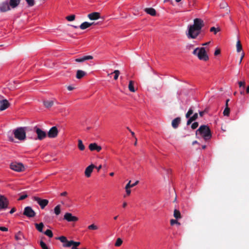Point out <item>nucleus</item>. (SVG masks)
I'll return each instance as SVG.
<instances>
[{
	"mask_svg": "<svg viewBox=\"0 0 249 249\" xmlns=\"http://www.w3.org/2000/svg\"><path fill=\"white\" fill-rule=\"evenodd\" d=\"M204 26V21L201 18H196L194 20V24L188 27V32L186 34L188 38L195 39L200 34L202 28Z\"/></svg>",
	"mask_w": 249,
	"mask_h": 249,
	"instance_id": "f257e3e1",
	"label": "nucleus"
},
{
	"mask_svg": "<svg viewBox=\"0 0 249 249\" xmlns=\"http://www.w3.org/2000/svg\"><path fill=\"white\" fill-rule=\"evenodd\" d=\"M196 135H200L205 141L210 140L212 137V132L209 127L206 125H202L196 131Z\"/></svg>",
	"mask_w": 249,
	"mask_h": 249,
	"instance_id": "f03ea898",
	"label": "nucleus"
},
{
	"mask_svg": "<svg viewBox=\"0 0 249 249\" xmlns=\"http://www.w3.org/2000/svg\"><path fill=\"white\" fill-rule=\"evenodd\" d=\"M193 54L197 56L200 60L206 61L209 60V56L207 54L205 48H196L193 52Z\"/></svg>",
	"mask_w": 249,
	"mask_h": 249,
	"instance_id": "7ed1b4c3",
	"label": "nucleus"
},
{
	"mask_svg": "<svg viewBox=\"0 0 249 249\" xmlns=\"http://www.w3.org/2000/svg\"><path fill=\"white\" fill-rule=\"evenodd\" d=\"M15 137L20 141H24L26 139V128L18 127L13 130Z\"/></svg>",
	"mask_w": 249,
	"mask_h": 249,
	"instance_id": "20e7f679",
	"label": "nucleus"
},
{
	"mask_svg": "<svg viewBox=\"0 0 249 249\" xmlns=\"http://www.w3.org/2000/svg\"><path fill=\"white\" fill-rule=\"evenodd\" d=\"M10 168L12 170L17 172H22L25 169L24 166L22 163L17 162L11 163Z\"/></svg>",
	"mask_w": 249,
	"mask_h": 249,
	"instance_id": "39448f33",
	"label": "nucleus"
},
{
	"mask_svg": "<svg viewBox=\"0 0 249 249\" xmlns=\"http://www.w3.org/2000/svg\"><path fill=\"white\" fill-rule=\"evenodd\" d=\"M34 130L37 135V139L39 140H42L46 137V132L41 129L37 127V126H35L34 128Z\"/></svg>",
	"mask_w": 249,
	"mask_h": 249,
	"instance_id": "423d86ee",
	"label": "nucleus"
},
{
	"mask_svg": "<svg viewBox=\"0 0 249 249\" xmlns=\"http://www.w3.org/2000/svg\"><path fill=\"white\" fill-rule=\"evenodd\" d=\"M32 199L39 205L42 209H44L49 203V201L47 199H42L37 196H34L32 197Z\"/></svg>",
	"mask_w": 249,
	"mask_h": 249,
	"instance_id": "0eeeda50",
	"label": "nucleus"
},
{
	"mask_svg": "<svg viewBox=\"0 0 249 249\" xmlns=\"http://www.w3.org/2000/svg\"><path fill=\"white\" fill-rule=\"evenodd\" d=\"M8 200L3 196L0 195V210H5L8 208Z\"/></svg>",
	"mask_w": 249,
	"mask_h": 249,
	"instance_id": "6e6552de",
	"label": "nucleus"
},
{
	"mask_svg": "<svg viewBox=\"0 0 249 249\" xmlns=\"http://www.w3.org/2000/svg\"><path fill=\"white\" fill-rule=\"evenodd\" d=\"M23 214L28 217H33L35 216L36 213L31 207L28 206L25 208Z\"/></svg>",
	"mask_w": 249,
	"mask_h": 249,
	"instance_id": "1a4fd4ad",
	"label": "nucleus"
},
{
	"mask_svg": "<svg viewBox=\"0 0 249 249\" xmlns=\"http://www.w3.org/2000/svg\"><path fill=\"white\" fill-rule=\"evenodd\" d=\"M11 7L9 2L6 0L0 3V11L5 12L11 9Z\"/></svg>",
	"mask_w": 249,
	"mask_h": 249,
	"instance_id": "9d476101",
	"label": "nucleus"
},
{
	"mask_svg": "<svg viewBox=\"0 0 249 249\" xmlns=\"http://www.w3.org/2000/svg\"><path fill=\"white\" fill-rule=\"evenodd\" d=\"M64 219L69 222H74L78 220V218L75 216H73L71 213H67L64 216Z\"/></svg>",
	"mask_w": 249,
	"mask_h": 249,
	"instance_id": "9b49d317",
	"label": "nucleus"
},
{
	"mask_svg": "<svg viewBox=\"0 0 249 249\" xmlns=\"http://www.w3.org/2000/svg\"><path fill=\"white\" fill-rule=\"evenodd\" d=\"M10 106V104L7 100H0V111L5 110Z\"/></svg>",
	"mask_w": 249,
	"mask_h": 249,
	"instance_id": "f8f14e48",
	"label": "nucleus"
},
{
	"mask_svg": "<svg viewBox=\"0 0 249 249\" xmlns=\"http://www.w3.org/2000/svg\"><path fill=\"white\" fill-rule=\"evenodd\" d=\"M58 134L57 129L55 126L52 127L48 133V135L49 138H53L57 136Z\"/></svg>",
	"mask_w": 249,
	"mask_h": 249,
	"instance_id": "ddd939ff",
	"label": "nucleus"
},
{
	"mask_svg": "<svg viewBox=\"0 0 249 249\" xmlns=\"http://www.w3.org/2000/svg\"><path fill=\"white\" fill-rule=\"evenodd\" d=\"M95 167H96V166L92 164H91L90 165H89V166H88L86 168L85 171V176L87 178L90 177L91 176V174L93 171V169Z\"/></svg>",
	"mask_w": 249,
	"mask_h": 249,
	"instance_id": "4468645a",
	"label": "nucleus"
},
{
	"mask_svg": "<svg viewBox=\"0 0 249 249\" xmlns=\"http://www.w3.org/2000/svg\"><path fill=\"white\" fill-rule=\"evenodd\" d=\"M139 182V181H136L135 183H133L132 185H130V182H128L127 184L125 185V196H129L131 194V190L130 188L136 186Z\"/></svg>",
	"mask_w": 249,
	"mask_h": 249,
	"instance_id": "2eb2a0df",
	"label": "nucleus"
},
{
	"mask_svg": "<svg viewBox=\"0 0 249 249\" xmlns=\"http://www.w3.org/2000/svg\"><path fill=\"white\" fill-rule=\"evenodd\" d=\"M88 17L90 20H97L100 18V14L98 12H93L88 14Z\"/></svg>",
	"mask_w": 249,
	"mask_h": 249,
	"instance_id": "dca6fc26",
	"label": "nucleus"
},
{
	"mask_svg": "<svg viewBox=\"0 0 249 249\" xmlns=\"http://www.w3.org/2000/svg\"><path fill=\"white\" fill-rule=\"evenodd\" d=\"M89 149L91 151L95 150L97 152H99L102 149V148L100 146H98L96 143H92L89 145Z\"/></svg>",
	"mask_w": 249,
	"mask_h": 249,
	"instance_id": "f3484780",
	"label": "nucleus"
},
{
	"mask_svg": "<svg viewBox=\"0 0 249 249\" xmlns=\"http://www.w3.org/2000/svg\"><path fill=\"white\" fill-rule=\"evenodd\" d=\"M93 59V56H91V55H87V56H85L83 57H81V58H76L75 59V61L76 62H84L86 60H90V59Z\"/></svg>",
	"mask_w": 249,
	"mask_h": 249,
	"instance_id": "a211bd4d",
	"label": "nucleus"
},
{
	"mask_svg": "<svg viewBox=\"0 0 249 249\" xmlns=\"http://www.w3.org/2000/svg\"><path fill=\"white\" fill-rule=\"evenodd\" d=\"M180 120H181L179 117H177L174 119L172 122V125L173 127L174 128H177L180 122Z\"/></svg>",
	"mask_w": 249,
	"mask_h": 249,
	"instance_id": "6ab92c4d",
	"label": "nucleus"
},
{
	"mask_svg": "<svg viewBox=\"0 0 249 249\" xmlns=\"http://www.w3.org/2000/svg\"><path fill=\"white\" fill-rule=\"evenodd\" d=\"M80 244V243L79 242H74L73 241H70L68 242V244H63V247H70L72 245H74L76 247L78 246Z\"/></svg>",
	"mask_w": 249,
	"mask_h": 249,
	"instance_id": "aec40b11",
	"label": "nucleus"
},
{
	"mask_svg": "<svg viewBox=\"0 0 249 249\" xmlns=\"http://www.w3.org/2000/svg\"><path fill=\"white\" fill-rule=\"evenodd\" d=\"M93 24H94V22L89 23L88 22H84L82 23L80 25V28L82 30H85V29L89 27L90 26H91Z\"/></svg>",
	"mask_w": 249,
	"mask_h": 249,
	"instance_id": "412c9836",
	"label": "nucleus"
},
{
	"mask_svg": "<svg viewBox=\"0 0 249 249\" xmlns=\"http://www.w3.org/2000/svg\"><path fill=\"white\" fill-rule=\"evenodd\" d=\"M9 2L11 8H15L19 4L20 0H10Z\"/></svg>",
	"mask_w": 249,
	"mask_h": 249,
	"instance_id": "4be33fe9",
	"label": "nucleus"
},
{
	"mask_svg": "<svg viewBox=\"0 0 249 249\" xmlns=\"http://www.w3.org/2000/svg\"><path fill=\"white\" fill-rule=\"evenodd\" d=\"M145 11L147 14L152 16H155L156 15V11L155 9L153 8H147L145 9Z\"/></svg>",
	"mask_w": 249,
	"mask_h": 249,
	"instance_id": "5701e85b",
	"label": "nucleus"
},
{
	"mask_svg": "<svg viewBox=\"0 0 249 249\" xmlns=\"http://www.w3.org/2000/svg\"><path fill=\"white\" fill-rule=\"evenodd\" d=\"M86 73L83 71L82 70H78L76 72V78L77 79H81V78L83 77L85 75Z\"/></svg>",
	"mask_w": 249,
	"mask_h": 249,
	"instance_id": "b1692460",
	"label": "nucleus"
},
{
	"mask_svg": "<svg viewBox=\"0 0 249 249\" xmlns=\"http://www.w3.org/2000/svg\"><path fill=\"white\" fill-rule=\"evenodd\" d=\"M129 90L132 92H134L136 91L135 88L134 87V82L133 81H130L128 86Z\"/></svg>",
	"mask_w": 249,
	"mask_h": 249,
	"instance_id": "393cba45",
	"label": "nucleus"
},
{
	"mask_svg": "<svg viewBox=\"0 0 249 249\" xmlns=\"http://www.w3.org/2000/svg\"><path fill=\"white\" fill-rule=\"evenodd\" d=\"M44 105L45 107L49 108L53 105V102L52 100H46L43 102Z\"/></svg>",
	"mask_w": 249,
	"mask_h": 249,
	"instance_id": "a878e982",
	"label": "nucleus"
},
{
	"mask_svg": "<svg viewBox=\"0 0 249 249\" xmlns=\"http://www.w3.org/2000/svg\"><path fill=\"white\" fill-rule=\"evenodd\" d=\"M35 226L36 229L39 231V232H42L43 231V228L44 227V224L43 223H40L39 224L36 223Z\"/></svg>",
	"mask_w": 249,
	"mask_h": 249,
	"instance_id": "bb28decb",
	"label": "nucleus"
},
{
	"mask_svg": "<svg viewBox=\"0 0 249 249\" xmlns=\"http://www.w3.org/2000/svg\"><path fill=\"white\" fill-rule=\"evenodd\" d=\"M61 213V206L60 205H57L54 208V213L56 215H59Z\"/></svg>",
	"mask_w": 249,
	"mask_h": 249,
	"instance_id": "cd10ccee",
	"label": "nucleus"
},
{
	"mask_svg": "<svg viewBox=\"0 0 249 249\" xmlns=\"http://www.w3.org/2000/svg\"><path fill=\"white\" fill-rule=\"evenodd\" d=\"M56 239L59 240L61 242L63 243L64 244H68L70 241H68L67 238L65 236H61L56 238Z\"/></svg>",
	"mask_w": 249,
	"mask_h": 249,
	"instance_id": "c85d7f7f",
	"label": "nucleus"
},
{
	"mask_svg": "<svg viewBox=\"0 0 249 249\" xmlns=\"http://www.w3.org/2000/svg\"><path fill=\"white\" fill-rule=\"evenodd\" d=\"M15 239L17 241L21 240L24 237L23 234L19 231L15 235Z\"/></svg>",
	"mask_w": 249,
	"mask_h": 249,
	"instance_id": "c756f323",
	"label": "nucleus"
},
{
	"mask_svg": "<svg viewBox=\"0 0 249 249\" xmlns=\"http://www.w3.org/2000/svg\"><path fill=\"white\" fill-rule=\"evenodd\" d=\"M78 147L79 149L81 151H83L85 149V147L84 145L83 144L82 140H79L78 141Z\"/></svg>",
	"mask_w": 249,
	"mask_h": 249,
	"instance_id": "7c9ffc66",
	"label": "nucleus"
},
{
	"mask_svg": "<svg viewBox=\"0 0 249 249\" xmlns=\"http://www.w3.org/2000/svg\"><path fill=\"white\" fill-rule=\"evenodd\" d=\"M174 216L176 219L180 218L181 214L180 212L178 210L175 209L174 211Z\"/></svg>",
	"mask_w": 249,
	"mask_h": 249,
	"instance_id": "2f4dec72",
	"label": "nucleus"
},
{
	"mask_svg": "<svg viewBox=\"0 0 249 249\" xmlns=\"http://www.w3.org/2000/svg\"><path fill=\"white\" fill-rule=\"evenodd\" d=\"M71 201V199L69 197H66L62 202L61 203L66 206H69L68 203Z\"/></svg>",
	"mask_w": 249,
	"mask_h": 249,
	"instance_id": "473e14b6",
	"label": "nucleus"
},
{
	"mask_svg": "<svg viewBox=\"0 0 249 249\" xmlns=\"http://www.w3.org/2000/svg\"><path fill=\"white\" fill-rule=\"evenodd\" d=\"M230 113V108L229 107H225V109L223 111V115L224 116H229Z\"/></svg>",
	"mask_w": 249,
	"mask_h": 249,
	"instance_id": "72a5a7b5",
	"label": "nucleus"
},
{
	"mask_svg": "<svg viewBox=\"0 0 249 249\" xmlns=\"http://www.w3.org/2000/svg\"><path fill=\"white\" fill-rule=\"evenodd\" d=\"M236 50L237 52H240L242 50V46L239 40H238L236 43Z\"/></svg>",
	"mask_w": 249,
	"mask_h": 249,
	"instance_id": "f704fd0d",
	"label": "nucleus"
},
{
	"mask_svg": "<svg viewBox=\"0 0 249 249\" xmlns=\"http://www.w3.org/2000/svg\"><path fill=\"white\" fill-rule=\"evenodd\" d=\"M88 228L90 230H97L98 229V227L96 225L92 224L90 225H89Z\"/></svg>",
	"mask_w": 249,
	"mask_h": 249,
	"instance_id": "c9c22d12",
	"label": "nucleus"
},
{
	"mask_svg": "<svg viewBox=\"0 0 249 249\" xmlns=\"http://www.w3.org/2000/svg\"><path fill=\"white\" fill-rule=\"evenodd\" d=\"M44 234L49 237L51 238L53 236L52 231L50 230H47L44 232Z\"/></svg>",
	"mask_w": 249,
	"mask_h": 249,
	"instance_id": "e433bc0d",
	"label": "nucleus"
},
{
	"mask_svg": "<svg viewBox=\"0 0 249 249\" xmlns=\"http://www.w3.org/2000/svg\"><path fill=\"white\" fill-rule=\"evenodd\" d=\"M122 243L123 240L120 238H118L116 241L115 246L116 247H120L122 244Z\"/></svg>",
	"mask_w": 249,
	"mask_h": 249,
	"instance_id": "4c0bfd02",
	"label": "nucleus"
},
{
	"mask_svg": "<svg viewBox=\"0 0 249 249\" xmlns=\"http://www.w3.org/2000/svg\"><path fill=\"white\" fill-rule=\"evenodd\" d=\"M75 16L74 15H71L66 17V18L69 21H73L75 19Z\"/></svg>",
	"mask_w": 249,
	"mask_h": 249,
	"instance_id": "58836bf2",
	"label": "nucleus"
},
{
	"mask_svg": "<svg viewBox=\"0 0 249 249\" xmlns=\"http://www.w3.org/2000/svg\"><path fill=\"white\" fill-rule=\"evenodd\" d=\"M193 113V110L191 108L186 114L185 117L187 118H190V116Z\"/></svg>",
	"mask_w": 249,
	"mask_h": 249,
	"instance_id": "ea45409f",
	"label": "nucleus"
},
{
	"mask_svg": "<svg viewBox=\"0 0 249 249\" xmlns=\"http://www.w3.org/2000/svg\"><path fill=\"white\" fill-rule=\"evenodd\" d=\"M193 113V110L191 108L186 114L185 117L187 118H190V116Z\"/></svg>",
	"mask_w": 249,
	"mask_h": 249,
	"instance_id": "a19ab883",
	"label": "nucleus"
},
{
	"mask_svg": "<svg viewBox=\"0 0 249 249\" xmlns=\"http://www.w3.org/2000/svg\"><path fill=\"white\" fill-rule=\"evenodd\" d=\"M193 113V110L191 108L186 114L185 117L187 118H190V116Z\"/></svg>",
	"mask_w": 249,
	"mask_h": 249,
	"instance_id": "79ce46f5",
	"label": "nucleus"
},
{
	"mask_svg": "<svg viewBox=\"0 0 249 249\" xmlns=\"http://www.w3.org/2000/svg\"><path fill=\"white\" fill-rule=\"evenodd\" d=\"M40 245L42 249H49L46 244L42 241L40 242Z\"/></svg>",
	"mask_w": 249,
	"mask_h": 249,
	"instance_id": "37998d69",
	"label": "nucleus"
},
{
	"mask_svg": "<svg viewBox=\"0 0 249 249\" xmlns=\"http://www.w3.org/2000/svg\"><path fill=\"white\" fill-rule=\"evenodd\" d=\"M220 30L218 28H215L214 27H212L210 28V31L212 32H214V34H216L217 32L219 31Z\"/></svg>",
	"mask_w": 249,
	"mask_h": 249,
	"instance_id": "c03bdc74",
	"label": "nucleus"
},
{
	"mask_svg": "<svg viewBox=\"0 0 249 249\" xmlns=\"http://www.w3.org/2000/svg\"><path fill=\"white\" fill-rule=\"evenodd\" d=\"M27 4L30 6H33L35 4L34 0H26Z\"/></svg>",
	"mask_w": 249,
	"mask_h": 249,
	"instance_id": "a18cd8bd",
	"label": "nucleus"
},
{
	"mask_svg": "<svg viewBox=\"0 0 249 249\" xmlns=\"http://www.w3.org/2000/svg\"><path fill=\"white\" fill-rule=\"evenodd\" d=\"M113 73H114V79L115 80L117 79L120 74L119 71L116 70Z\"/></svg>",
	"mask_w": 249,
	"mask_h": 249,
	"instance_id": "49530a36",
	"label": "nucleus"
},
{
	"mask_svg": "<svg viewBox=\"0 0 249 249\" xmlns=\"http://www.w3.org/2000/svg\"><path fill=\"white\" fill-rule=\"evenodd\" d=\"M178 224V225H180V223L179 222H178V221L176 219H171L170 220V224L172 226V225H174V224Z\"/></svg>",
	"mask_w": 249,
	"mask_h": 249,
	"instance_id": "de8ad7c7",
	"label": "nucleus"
},
{
	"mask_svg": "<svg viewBox=\"0 0 249 249\" xmlns=\"http://www.w3.org/2000/svg\"><path fill=\"white\" fill-rule=\"evenodd\" d=\"M198 123L197 122H195L192 124L191 125V128L193 129H195L196 128L198 127Z\"/></svg>",
	"mask_w": 249,
	"mask_h": 249,
	"instance_id": "09e8293b",
	"label": "nucleus"
},
{
	"mask_svg": "<svg viewBox=\"0 0 249 249\" xmlns=\"http://www.w3.org/2000/svg\"><path fill=\"white\" fill-rule=\"evenodd\" d=\"M191 119L194 121L198 118V114L197 113H195L193 116L191 117Z\"/></svg>",
	"mask_w": 249,
	"mask_h": 249,
	"instance_id": "8fccbe9b",
	"label": "nucleus"
},
{
	"mask_svg": "<svg viewBox=\"0 0 249 249\" xmlns=\"http://www.w3.org/2000/svg\"><path fill=\"white\" fill-rule=\"evenodd\" d=\"M27 197V195H21L19 197V198L18 199L19 200H23V199H25Z\"/></svg>",
	"mask_w": 249,
	"mask_h": 249,
	"instance_id": "3c124183",
	"label": "nucleus"
},
{
	"mask_svg": "<svg viewBox=\"0 0 249 249\" xmlns=\"http://www.w3.org/2000/svg\"><path fill=\"white\" fill-rule=\"evenodd\" d=\"M238 84L240 87H243V88H245V82L244 81H240L238 82Z\"/></svg>",
	"mask_w": 249,
	"mask_h": 249,
	"instance_id": "603ef678",
	"label": "nucleus"
},
{
	"mask_svg": "<svg viewBox=\"0 0 249 249\" xmlns=\"http://www.w3.org/2000/svg\"><path fill=\"white\" fill-rule=\"evenodd\" d=\"M194 45L193 44H188L187 45H186V48L188 50H191V49H192L193 47H194Z\"/></svg>",
	"mask_w": 249,
	"mask_h": 249,
	"instance_id": "864d4df0",
	"label": "nucleus"
},
{
	"mask_svg": "<svg viewBox=\"0 0 249 249\" xmlns=\"http://www.w3.org/2000/svg\"><path fill=\"white\" fill-rule=\"evenodd\" d=\"M244 55H245V53L244 52H242V54H241V58H240V61H239V64H240L242 61V60L244 57Z\"/></svg>",
	"mask_w": 249,
	"mask_h": 249,
	"instance_id": "5fc2aeb1",
	"label": "nucleus"
},
{
	"mask_svg": "<svg viewBox=\"0 0 249 249\" xmlns=\"http://www.w3.org/2000/svg\"><path fill=\"white\" fill-rule=\"evenodd\" d=\"M194 121L191 119V118H189L187 122V125H190Z\"/></svg>",
	"mask_w": 249,
	"mask_h": 249,
	"instance_id": "6e6d98bb",
	"label": "nucleus"
},
{
	"mask_svg": "<svg viewBox=\"0 0 249 249\" xmlns=\"http://www.w3.org/2000/svg\"><path fill=\"white\" fill-rule=\"evenodd\" d=\"M0 230L3 231H8V228L4 227H0Z\"/></svg>",
	"mask_w": 249,
	"mask_h": 249,
	"instance_id": "4d7b16f0",
	"label": "nucleus"
},
{
	"mask_svg": "<svg viewBox=\"0 0 249 249\" xmlns=\"http://www.w3.org/2000/svg\"><path fill=\"white\" fill-rule=\"evenodd\" d=\"M220 53V50L219 49H217L214 52V55H217L219 54Z\"/></svg>",
	"mask_w": 249,
	"mask_h": 249,
	"instance_id": "13d9d810",
	"label": "nucleus"
},
{
	"mask_svg": "<svg viewBox=\"0 0 249 249\" xmlns=\"http://www.w3.org/2000/svg\"><path fill=\"white\" fill-rule=\"evenodd\" d=\"M67 194L68 193L67 192H64L60 194V196H66Z\"/></svg>",
	"mask_w": 249,
	"mask_h": 249,
	"instance_id": "bf43d9fd",
	"label": "nucleus"
},
{
	"mask_svg": "<svg viewBox=\"0 0 249 249\" xmlns=\"http://www.w3.org/2000/svg\"><path fill=\"white\" fill-rule=\"evenodd\" d=\"M67 89L69 90L70 91H71V90H72L73 89H74V88L71 86H69L68 87H67Z\"/></svg>",
	"mask_w": 249,
	"mask_h": 249,
	"instance_id": "052dcab7",
	"label": "nucleus"
},
{
	"mask_svg": "<svg viewBox=\"0 0 249 249\" xmlns=\"http://www.w3.org/2000/svg\"><path fill=\"white\" fill-rule=\"evenodd\" d=\"M227 4L226 3H223L222 4H220V6L221 7H223V8H224L226 6H227Z\"/></svg>",
	"mask_w": 249,
	"mask_h": 249,
	"instance_id": "680f3d73",
	"label": "nucleus"
},
{
	"mask_svg": "<svg viewBox=\"0 0 249 249\" xmlns=\"http://www.w3.org/2000/svg\"><path fill=\"white\" fill-rule=\"evenodd\" d=\"M16 209L15 208H12L10 211V213L12 214L16 211Z\"/></svg>",
	"mask_w": 249,
	"mask_h": 249,
	"instance_id": "e2e57ef3",
	"label": "nucleus"
},
{
	"mask_svg": "<svg viewBox=\"0 0 249 249\" xmlns=\"http://www.w3.org/2000/svg\"><path fill=\"white\" fill-rule=\"evenodd\" d=\"M127 129H128V130H129V131H130V132H131V134H132V136H133V137H134L135 138V133H134V132H133V131H131L130 130V129L128 127H127Z\"/></svg>",
	"mask_w": 249,
	"mask_h": 249,
	"instance_id": "0e129e2a",
	"label": "nucleus"
},
{
	"mask_svg": "<svg viewBox=\"0 0 249 249\" xmlns=\"http://www.w3.org/2000/svg\"><path fill=\"white\" fill-rule=\"evenodd\" d=\"M199 114L200 116L202 117L205 113H204V111H199Z\"/></svg>",
	"mask_w": 249,
	"mask_h": 249,
	"instance_id": "69168bd1",
	"label": "nucleus"
},
{
	"mask_svg": "<svg viewBox=\"0 0 249 249\" xmlns=\"http://www.w3.org/2000/svg\"><path fill=\"white\" fill-rule=\"evenodd\" d=\"M95 168H96L97 169V171H99L102 168V165H100L99 166L96 167Z\"/></svg>",
	"mask_w": 249,
	"mask_h": 249,
	"instance_id": "338daca9",
	"label": "nucleus"
},
{
	"mask_svg": "<svg viewBox=\"0 0 249 249\" xmlns=\"http://www.w3.org/2000/svg\"><path fill=\"white\" fill-rule=\"evenodd\" d=\"M229 101H230V99H229L226 100V105H225L226 107H228V103H229Z\"/></svg>",
	"mask_w": 249,
	"mask_h": 249,
	"instance_id": "774afa93",
	"label": "nucleus"
}]
</instances>
